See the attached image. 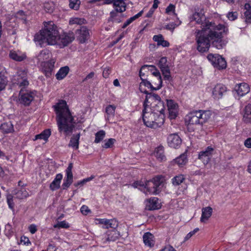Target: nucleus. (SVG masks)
<instances>
[{
	"label": "nucleus",
	"instance_id": "f257e3e1",
	"mask_svg": "<svg viewBox=\"0 0 251 251\" xmlns=\"http://www.w3.org/2000/svg\"><path fill=\"white\" fill-rule=\"evenodd\" d=\"M190 20L201 25V30H198L196 34L197 50L199 51H207L210 43L219 50L226 46V42L222 39L223 34L226 33L228 29L224 25H216L214 23L206 21L202 10L196 11L190 17Z\"/></svg>",
	"mask_w": 251,
	"mask_h": 251
},
{
	"label": "nucleus",
	"instance_id": "f03ea898",
	"mask_svg": "<svg viewBox=\"0 0 251 251\" xmlns=\"http://www.w3.org/2000/svg\"><path fill=\"white\" fill-rule=\"evenodd\" d=\"M56 114V120L60 132L66 134L72 132L74 127V119L65 100H61L53 106Z\"/></svg>",
	"mask_w": 251,
	"mask_h": 251
},
{
	"label": "nucleus",
	"instance_id": "7ed1b4c3",
	"mask_svg": "<svg viewBox=\"0 0 251 251\" xmlns=\"http://www.w3.org/2000/svg\"><path fill=\"white\" fill-rule=\"evenodd\" d=\"M59 31L57 26L52 21L45 22L44 28L34 36V41L42 46L44 43L54 45L58 43Z\"/></svg>",
	"mask_w": 251,
	"mask_h": 251
},
{
	"label": "nucleus",
	"instance_id": "20e7f679",
	"mask_svg": "<svg viewBox=\"0 0 251 251\" xmlns=\"http://www.w3.org/2000/svg\"><path fill=\"white\" fill-rule=\"evenodd\" d=\"M164 178L162 176H157L152 180L147 181L145 184L140 181L134 182L131 186L137 188L144 192L149 194H157L159 191V187L163 182Z\"/></svg>",
	"mask_w": 251,
	"mask_h": 251
},
{
	"label": "nucleus",
	"instance_id": "39448f33",
	"mask_svg": "<svg viewBox=\"0 0 251 251\" xmlns=\"http://www.w3.org/2000/svg\"><path fill=\"white\" fill-rule=\"evenodd\" d=\"M149 107L145 105L143 110L142 117L145 125L152 128L160 127L164 123L165 115H157L153 111L149 109Z\"/></svg>",
	"mask_w": 251,
	"mask_h": 251
},
{
	"label": "nucleus",
	"instance_id": "423d86ee",
	"mask_svg": "<svg viewBox=\"0 0 251 251\" xmlns=\"http://www.w3.org/2000/svg\"><path fill=\"white\" fill-rule=\"evenodd\" d=\"M211 115L209 111H194L186 115L185 122L187 124L188 127L191 128L192 126L202 125L205 124L209 119Z\"/></svg>",
	"mask_w": 251,
	"mask_h": 251
},
{
	"label": "nucleus",
	"instance_id": "0eeeda50",
	"mask_svg": "<svg viewBox=\"0 0 251 251\" xmlns=\"http://www.w3.org/2000/svg\"><path fill=\"white\" fill-rule=\"evenodd\" d=\"M128 235L126 226H118V221L115 219H111V241H115L120 237L126 239Z\"/></svg>",
	"mask_w": 251,
	"mask_h": 251
},
{
	"label": "nucleus",
	"instance_id": "6e6552de",
	"mask_svg": "<svg viewBox=\"0 0 251 251\" xmlns=\"http://www.w3.org/2000/svg\"><path fill=\"white\" fill-rule=\"evenodd\" d=\"M34 97L35 94L33 92L24 90L22 88L19 93L18 101L25 106H28L34 100Z\"/></svg>",
	"mask_w": 251,
	"mask_h": 251
},
{
	"label": "nucleus",
	"instance_id": "1a4fd4ad",
	"mask_svg": "<svg viewBox=\"0 0 251 251\" xmlns=\"http://www.w3.org/2000/svg\"><path fill=\"white\" fill-rule=\"evenodd\" d=\"M207 58L214 67L218 69H223L226 67V63L225 59L218 54H209Z\"/></svg>",
	"mask_w": 251,
	"mask_h": 251
},
{
	"label": "nucleus",
	"instance_id": "9d476101",
	"mask_svg": "<svg viewBox=\"0 0 251 251\" xmlns=\"http://www.w3.org/2000/svg\"><path fill=\"white\" fill-rule=\"evenodd\" d=\"M158 65L162 72L164 79L166 80L170 81L172 79V77L170 75L169 67L167 64V58L165 57L161 58L158 62Z\"/></svg>",
	"mask_w": 251,
	"mask_h": 251
},
{
	"label": "nucleus",
	"instance_id": "9b49d317",
	"mask_svg": "<svg viewBox=\"0 0 251 251\" xmlns=\"http://www.w3.org/2000/svg\"><path fill=\"white\" fill-rule=\"evenodd\" d=\"M151 74L155 78H157V82H155L153 80H151L152 84L156 86L154 88L155 90H159L162 86V79L159 71L157 68L153 65H149Z\"/></svg>",
	"mask_w": 251,
	"mask_h": 251
},
{
	"label": "nucleus",
	"instance_id": "f8f14e48",
	"mask_svg": "<svg viewBox=\"0 0 251 251\" xmlns=\"http://www.w3.org/2000/svg\"><path fill=\"white\" fill-rule=\"evenodd\" d=\"M213 151V148L211 147H208L204 150L200 152L199 159L201 160L204 164H207L210 160Z\"/></svg>",
	"mask_w": 251,
	"mask_h": 251
},
{
	"label": "nucleus",
	"instance_id": "ddd939ff",
	"mask_svg": "<svg viewBox=\"0 0 251 251\" xmlns=\"http://www.w3.org/2000/svg\"><path fill=\"white\" fill-rule=\"evenodd\" d=\"M17 83L20 87H25L28 85V81L27 80V72L24 69H19L17 72Z\"/></svg>",
	"mask_w": 251,
	"mask_h": 251
},
{
	"label": "nucleus",
	"instance_id": "4468645a",
	"mask_svg": "<svg viewBox=\"0 0 251 251\" xmlns=\"http://www.w3.org/2000/svg\"><path fill=\"white\" fill-rule=\"evenodd\" d=\"M75 39V35L73 32L64 33L62 35L59 34L58 43H61L63 46H66Z\"/></svg>",
	"mask_w": 251,
	"mask_h": 251
},
{
	"label": "nucleus",
	"instance_id": "2eb2a0df",
	"mask_svg": "<svg viewBox=\"0 0 251 251\" xmlns=\"http://www.w3.org/2000/svg\"><path fill=\"white\" fill-rule=\"evenodd\" d=\"M75 33L77 39L81 43H85L89 37V32L86 26H81L80 29L76 30Z\"/></svg>",
	"mask_w": 251,
	"mask_h": 251
},
{
	"label": "nucleus",
	"instance_id": "dca6fc26",
	"mask_svg": "<svg viewBox=\"0 0 251 251\" xmlns=\"http://www.w3.org/2000/svg\"><path fill=\"white\" fill-rule=\"evenodd\" d=\"M167 105L170 118L171 119H175L178 113L177 104L173 100H167Z\"/></svg>",
	"mask_w": 251,
	"mask_h": 251
},
{
	"label": "nucleus",
	"instance_id": "f3484780",
	"mask_svg": "<svg viewBox=\"0 0 251 251\" xmlns=\"http://www.w3.org/2000/svg\"><path fill=\"white\" fill-rule=\"evenodd\" d=\"M167 143L170 147L176 149L180 146L181 140L177 134H171L167 138Z\"/></svg>",
	"mask_w": 251,
	"mask_h": 251
},
{
	"label": "nucleus",
	"instance_id": "a211bd4d",
	"mask_svg": "<svg viewBox=\"0 0 251 251\" xmlns=\"http://www.w3.org/2000/svg\"><path fill=\"white\" fill-rule=\"evenodd\" d=\"M226 91V87L222 84H217L212 89V95L216 99L221 98Z\"/></svg>",
	"mask_w": 251,
	"mask_h": 251
},
{
	"label": "nucleus",
	"instance_id": "6ab92c4d",
	"mask_svg": "<svg viewBox=\"0 0 251 251\" xmlns=\"http://www.w3.org/2000/svg\"><path fill=\"white\" fill-rule=\"evenodd\" d=\"M55 62V60L54 59H51L49 61L43 62L42 64H41L42 69L46 76L50 77L51 75V72L54 68Z\"/></svg>",
	"mask_w": 251,
	"mask_h": 251
},
{
	"label": "nucleus",
	"instance_id": "aec40b11",
	"mask_svg": "<svg viewBox=\"0 0 251 251\" xmlns=\"http://www.w3.org/2000/svg\"><path fill=\"white\" fill-rule=\"evenodd\" d=\"M235 90L239 97H242L250 92V88L248 84L241 83L235 87Z\"/></svg>",
	"mask_w": 251,
	"mask_h": 251
},
{
	"label": "nucleus",
	"instance_id": "412c9836",
	"mask_svg": "<svg viewBox=\"0 0 251 251\" xmlns=\"http://www.w3.org/2000/svg\"><path fill=\"white\" fill-rule=\"evenodd\" d=\"M149 110L153 111L156 115L164 114L165 111L164 103L163 101H156V102L153 103V106L151 108H149Z\"/></svg>",
	"mask_w": 251,
	"mask_h": 251
},
{
	"label": "nucleus",
	"instance_id": "4be33fe9",
	"mask_svg": "<svg viewBox=\"0 0 251 251\" xmlns=\"http://www.w3.org/2000/svg\"><path fill=\"white\" fill-rule=\"evenodd\" d=\"M144 93L147 94L144 103V106H145V105L147 106V103L152 102L153 104L156 102V101H161L160 97L155 93H148L146 90H145Z\"/></svg>",
	"mask_w": 251,
	"mask_h": 251
},
{
	"label": "nucleus",
	"instance_id": "5701e85b",
	"mask_svg": "<svg viewBox=\"0 0 251 251\" xmlns=\"http://www.w3.org/2000/svg\"><path fill=\"white\" fill-rule=\"evenodd\" d=\"M12 194L15 198L22 200L26 198L28 196V193L24 188H19L14 189Z\"/></svg>",
	"mask_w": 251,
	"mask_h": 251
},
{
	"label": "nucleus",
	"instance_id": "b1692460",
	"mask_svg": "<svg viewBox=\"0 0 251 251\" xmlns=\"http://www.w3.org/2000/svg\"><path fill=\"white\" fill-rule=\"evenodd\" d=\"M111 3H113V8L116 12H123L126 9V3L123 0H111Z\"/></svg>",
	"mask_w": 251,
	"mask_h": 251
},
{
	"label": "nucleus",
	"instance_id": "393cba45",
	"mask_svg": "<svg viewBox=\"0 0 251 251\" xmlns=\"http://www.w3.org/2000/svg\"><path fill=\"white\" fill-rule=\"evenodd\" d=\"M160 204L157 198H152L147 201L146 208L150 210L157 209L160 208Z\"/></svg>",
	"mask_w": 251,
	"mask_h": 251
},
{
	"label": "nucleus",
	"instance_id": "a878e982",
	"mask_svg": "<svg viewBox=\"0 0 251 251\" xmlns=\"http://www.w3.org/2000/svg\"><path fill=\"white\" fill-rule=\"evenodd\" d=\"M9 57L16 61H22L24 60L26 56L25 53L20 51L11 50L9 54Z\"/></svg>",
	"mask_w": 251,
	"mask_h": 251
},
{
	"label": "nucleus",
	"instance_id": "bb28decb",
	"mask_svg": "<svg viewBox=\"0 0 251 251\" xmlns=\"http://www.w3.org/2000/svg\"><path fill=\"white\" fill-rule=\"evenodd\" d=\"M154 236L150 232H146L143 236V241L146 246L152 247L154 245Z\"/></svg>",
	"mask_w": 251,
	"mask_h": 251
},
{
	"label": "nucleus",
	"instance_id": "cd10ccee",
	"mask_svg": "<svg viewBox=\"0 0 251 251\" xmlns=\"http://www.w3.org/2000/svg\"><path fill=\"white\" fill-rule=\"evenodd\" d=\"M212 208L207 206L202 209V214L201 218V221L205 223L211 217L212 213Z\"/></svg>",
	"mask_w": 251,
	"mask_h": 251
},
{
	"label": "nucleus",
	"instance_id": "c85d7f7f",
	"mask_svg": "<svg viewBox=\"0 0 251 251\" xmlns=\"http://www.w3.org/2000/svg\"><path fill=\"white\" fill-rule=\"evenodd\" d=\"M0 129L3 133H10L14 131L13 125L10 121L2 123L0 126Z\"/></svg>",
	"mask_w": 251,
	"mask_h": 251
},
{
	"label": "nucleus",
	"instance_id": "c756f323",
	"mask_svg": "<svg viewBox=\"0 0 251 251\" xmlns=\"http://www.w3.org/2000/svg\"><path fill=\"white\" fill-rule=\"evenodd\" d=\"M50 56V52L48 50H43L37 56V59L39 62H41V64H42L43 62H46V60L48 59Z\"/></svg>",
	"mask_w": 251,
	"mask_h": 251
},
{
	"label": "nucleus",
	"instance_id": "7c9ffc66",
	"mask_svg": "<svg viewBox=\"0 0 251 251\" xmlns=\"http://www.w3.org/2000/svg\"><path fill=\"white\" fill-rule=\"evenodd\" d=\"M62 177L63 176L61 174L56 175L55 178L50 184V187L51 190H55L59 188Z\"/></svg>",
	"mask_w": 251,
	"mask_h": 251
},
{
	"label": "nucleus",
	"instance_id": "2f4dec72",
	"mask_svg": "<svg viewBox=\"0 0 251 251\" xmlns=\"http://www.w3.org/2000/svg\"><path fill=\"white\" fill-rule=\"evenodd\" d=\"M122 13L115 11L111 12V21L117 23H120L124 18V15Z\"/></svg>",
	"mask_w": 251,
	"mask_h": 251
},
{
	"label": "nucleus",
	"instance_id": "473e14b6",
	"mask_svg": "<svg viewBox=\"0 0 251 251\" xmlns=\"http://www.w3.org/2000/svg\"><path fill=\"white\" fill-rule=\"evenodd\" d=\"M187 161V155L186 153H184L174 159V162L178 166L182 167L186 164Z\"/></svg>",
	"mask_w": 251,
	"mask_h": 251
},
{
	"label": "nucleus",
	"instance_id": "72a5a7b5",
	"mask_svg": "<svg viewBox=\"0 0 251 251\" xmlns=\"http://www.w3.org/2000/svg\"><path fill=\"white\" fill-rule=\"evenodd\" d=\"M69 72V68L65 66L61 68L56 74V78L58 80L63 79L68 74Z\"/></svg>",
	"mask_w": 251,
	"mask_h": 251
},
{
	"label": "nucleus",
	"instance_id": "f704fd0d",
	"mask_svg": "<svg viewBox=\"0 0 251 251\" xmlns=\"http://www.w3.org/2000/svg\"><path fill=\"white\" fill-rule=\"evenodd\" d=\"M154 154L158 161H163L166 160V157L164 154V150L163 147L160 146L156 149Z\"/></svg>",
	"mask_w": 251,
	"mask_h": 251
},
{
	"label": "nucleus",
	"instance_id": "c9c22d12",
	"mask_svg": "<svg viewBox=\"0 0 251 251\" xmlns=\"http://www.w3.org/2000/svg\"><path fill=\"white\" fill-rule=\"evenodd\" d=\"M79 138L80 134L74 135L71 138L68 146L69 147H72L75 148V149H77L78 148Z\"/></svg>",
	"mask_w": 251,
	"mask_h": 251
},
{
	"label": "nucleus",
	"instance_id": "e433bc0d",
	"mask_svg": "<svg viewBox=\"0 0 251 251\" xmlns=\"http://www.w3.org/2000/svg\"><path fill=\"white\" fill-rule=\"evenodd\" d=\"M243 120L246 123L251 122V104H248L245 108Z\"/></svg>",
	"mask_w": 251,
	"mask_h": 251
},
{
	"label": "nucleus",
	"instance_id": "4c0bfd02",
	"mask_svg": "<svg viewBox=\"0 0 251 251\" xmlns=\"http://www.w3.org/2000/svg\"><path fill=\"white\" fill-rule=\"evenodd\" d=\"M245 22L247 23H251V5L249 3H246L245 5Z\"/></svg>",
	"mask_w": 251,
	"mask_h": 251
},
{
	"label": "nucleus",
	"instance_id": "58836bf2",
	"mask_svg": "<svg viewBox=\"0 0 251 251\" xmlns=\"http://www.w3.org/2000/svg\"><path fill=\"white\" fill-rule=\"evenodd\" d=\"M51 134V131L50 129H48L44 130L40 134H37L35 136V140L37 139H43L45 141H47Z\"/></svg>",
	"mask_w": 251,
	"mask_h": 251
},
{
	"label": "nucleus",
	"instance_id": "ea45409f",
	"mask_svg": "<svg viewBox=\"0 0 251 251\" xmlns=\"http://www.w3.org/2000/svg\"><path fill=\"white\" fill-rule=\"evenodd\" d=\"M73 168V164L72 163H70L65 170L66 176L64 178L65 179L69 180L71 182L73 181V175L72 173Z\"/></svg>",
	"mask_w": 251,
	"mask_h": 251
},
{
	"label": "nucleus",
	"instance_id": "a19ab883",
	"mask_svg": "<svg viewBox=\"0 0 251 251\" xmlns=\"http://www.w3.org/2000/svg\"><path fill=\"white\" fill-rule=\"evenodd\" d=\"M152 82L151 81H149L147 80V79H143V80H142V81L140 83V91L144 93V92L145 91H144L143 90V86H146L149 88H151V90H155L154 88H155L156 87H153V85L152 84Z\"/></svg>",
	"mask_w": 251,
	"mask_h": 251
},
{
	"label": "nucleus",
	"instance_id": "79ce46f5",
	"mask_svg": "<svg viewBox=\"0 0 251 251\" xmlns=\"http://www.w3.org/2000/svg\"><path fill=\"white\" fill-rule=\"evenodd\" d=\"M143 11L142 10L140 11L138 13L134 15V16L130 17L129 19H127L123 24L122 26L123 28H125L126 26L129 25L131 23H132L134 20H136L140 17L142 15Z\"/></svg>",
	"mask_w": 251,
	"mask_h": 251
},
{
	"label": "nucleus",
	"instance_id": "37998d69",
	"mask_svg": "<svg viewBox=\"0 0 251 251\" xmlns=\"http://www.w3.org/2000/svg\"><path fill=\"white\" fill-rule=\"evenodd\" d=\"M7 84V77L5 76L3 72L0 70V91L5 89Z\"/></svg>",
	"mask_w": 251,
	"mask_h": 251
},
{
	"label": "nucleus",
	"instance_id": "c03bdc74",
	"mask_svg": "<svg viewBox=\"0 0 251 251\" xmlns=\"http://www.w3.org/2000/svg\"><path fill=\"white\" fill-rule=\"evenodd\" d=\"M109 220L104 219H96L95 223L96 224L101 225V227L103 228H108L110 226V223Z\"/></svg>",
	"mask_w": 251,
	"mask_h": 251
},
{
	"label": "nucleus",
	"instance_id": "a18cd8bd",
	"mask_svg": "<svg viewBox=\"0 0 251 251\" xmlns=\"http://www.w3.org/2000/svg\"><path fill=\"white\" fill-rule=\"evenodd\" d=\"M14 196L11 194H8L6 196V200L7 202L9 208L12 210L13 211H14V206L15 204L13 201Z\"/></svg>",
	"mask_w": 251,
	"mask_h": 251
},
{
	"label": "nucleus",
	"instance_id": "49530a36",
	"mask_svg": "<svg viewBox=\"0 0 251 251\" xmlns=\"http://www.w3.org/2000/svg\"><path fill=\"white\" fill-rule=\"evenodd\" d=\"M105 132L104 131L101 130L97 132L95 134V139L94 142L98 143L100 142L105 137Z\"/></svg>",
	"mask_w": 251,
	"mask_h": 251
},
{
	"label": "nucleus",
	"instance_id": "de8ad7c7",
	"mask_svg": "<svg viewBox=\"0 0 251 251\" xmlns=\"http://www.w3.org/2000/svg\"><path fill=\"white\" fill-rule=\"evenodd\" d=\"M149 69L150 66L148 65H145L141 67L139 72V76L141 80H143V79H146L145 77L146 75H148V74L146 75V70H148L149 71Z\"/></svg>",
	"mask_w": 251,
	"mask_h": 251
},
{
	"label": "nucleus",
	"instance_id": "09e8293b",
	"mask_svg": "<svg viewBox=\"0 0 251 251\" xmlns=\"http://www.w3.org/2000/svg\"><path fill=\"white\" fill-rule=\"evenodd\" d=\"M184 179V176L182 175H180L174 177L172 179V183L175 185H178L183 181Z\"/></svg>",
	"mask_w": 251,
	"mask_h": 251
},
{
	"label": "nucleus",
	"instance_id": "8fccbe9b",
	"mask_svg": "<svg viewBox=\"0 0 251 251\" xmlns=\"http://www.w3.org/2000/svg\"><path fill=\"white\" fill-rule=\"evenodd\" d=\"M80 1L79 0H69V7L70 8L77 10L79 8Z\"/></svg>",
	"mask_w": 251,
	"mask_h": 251
},
{
	"label": "nucleus",
	"instance_id": "3c124183",
	"mask_svg": "<svg viewBox=\"0 0 251 251\" xmlns=\"http://www.w3.org/2000/svg\"><path fill=\"white\" fill-rule=\"evenodd\" d=\"M181 23V22L178 20L175 23H171L165 26V28L167 30L173 31L174 29L177 26L180 25Z\"/></svg>",
	"mask_w": 251,
	"mask_h": 251
},
{
	"label": "nucleus",
	"instance_id": "603ef678",
	"mask_svg": "<svg viewBox=\"0 0 251 251\" xmlns=\"http://www.w3.org/2000/svg\"><path fill=\"white\" fill-rule=\"evenodd\" d=\"M54 228H68L70 227L69 224L67 223L65 221H63L61 222H59L57 224L54 225L53 226Z\"/></svg>",
	"mask_w": 251,
	"mask_h": 251
},
{
	"label": "nucleus",
	"instance_id": "864d4df0",
	"mask_svg": "<svg viewBox=\"0 0 251 251\" xmlns=\"http://www.w3.org/2000/svg\"><path fill=\"white\" fill-rule=\"evenodd\" d=\"M86 21L84 19L75 18H72L70 20V24H77V25H82L85 23Z\"/></svg>",
	"mask_w": 251,
	"mask_h": 251
},
{
	"label": "nucleus",
	"instance_id": "5fc2aeb1",
	"mask_svg": "<svg viewBox=\"0 0 251 251\" xmlns=\"http://www.w3.org/2000/svg\"><path fill=\"white\" fill-rule=\"evenodd\" d=\"M93 178H94L93 176H91L89 177L84 178L82 180H80L79 181L77 182L76 183H75L74 184V186L75 187H78V186H83L86 182L90 181V180H92Z\"/></svg>",
	"mask_w": 251,
	"mask_h": 251
},
{
	"label": "nucleus",
	"instance_id": "6e6d98bb",
	"mask_svg": "<svg viewBox=\"0 0 251 251\" xmlns=\"http://www.w3.org/2000/svg\"><path fill=\"white\" fill-rule=\"evenodd\" d=\"M199 231V228L197 227V228H195L193 231H191L190 232H189L185 237L184 241H186L189 240L191 237H192L194 235H195Z\"/></svg>",
	"mask_w": 251,
	"mask_h": 251
},
{
	"label": "nucleus",
	"instance_id": "4d7b16f0",
	"mask_svg": "<svg viewBox=\"0 0 251 251\" xmlns=\"http://www.w3.org/2000/svg\"><path fill=\"white\" fill-rule=\"evenodd\" d=\"M237 16H238V14L236 12H228V14H227V18L230 21L235 20V19H237Z\"/></svg>",
	"mask_w": 251,
	"mask_h": 251
},
{
	"label": "nucleus",
	"instance_id": "13d9d810",
	"mask_svg": "<svg viewBox=\"0 0 251 251\" xmlns=\"http://www.w3.org/2000/svg\"><path fill=\"white\" fill-rule=\"evenodd\" d=\"M97 2H99V5L110 4V0H92L90 1V2L92 3Z\"/></svg>",
	"mask_w": 251,
	"mask_h": 251
},
{
	"label": "nucleus",
	"instance_id": "bf43d9fd",
	"mask_svg": "<svg viewBox=\"0 0 251 251\" xmlns=\"http://www.w3.org/2000/svg\"><path fill=\"white\" fill-rule=\"evenodd\" d=\"M163 39V37L161 34L154 35L153 37V40L157 43L158 45H160L162 40Z\"/></svg>",
	"mask_w": 251,
	"mask_h": 251
},
{
	"label": "nucleus",
	"instance_id": "052dcab7",
	"mask_svg": "<svg viewBox=\"0 0 251 251\" xmlns=\"http://www.w3.org/2000/svg\"><path fill=\"white\" fill-rule=\"evenodd\" d=\"M80 211L82 213V214L85 215H87L89 213L91 212L88 207L85 205H83L81 206L80 208Z\"/></svg>",
	"mask_w": 251,
	"mask_h": 251
},
{
	"label": "nucleus",
	"instance_id": "680f3d73",
	"mask_svg": "<svg viewBox=\"0 0 251 251\" xmlns=\"http://www.w3.org/2000/svg\"><path fill=\"white\" fill-rule=\"evenodd\" d=\"M175 6L174 5L172 4H169V5L166 9V13L167 14H169L171 12H173L174 15H176L175 13Z\"/></svg>",
	"mask_w": 251,
	"mask_h": 251
},
{
	"label": "nucleus",
	"instance_id": "e2e57ef3",
	"mask_svg": "<svg viewBox=\"0 0 251 251\" xmlns=\"http://www.w3.org/2000/svg\"><path fill=\"white\" fill-rule=\"evenodd\" d=\"M21 242L23 243L24 245L28 246L31 244V242H30L28 238L25 236H22L21 238Z\"/></svg>",
	"mask_w": 251,
	"mask_h": 251
},
{
	"label": "nucleus",
	"instance_id": "0e129e2a",
	"mask_svg": "<svg viewBox=\"0 0 251 251\" xmlns=\"http://www.w3.org/2000/svg\"><path fill=\"white\" fill-rule=\"evenodd\" d=\"M28 229L30 232L33 234L37 230V226L34 224H31L28 226Z\"/></svg>",
	"mask_w": 251,
	"mask_h": 251
},
{
	"label": "nucleus",
	"instance_id": "69168bd1",
	"mask_svg": "<svg viewBox=\"0 0 251 251\" xmlns=\"http://www.w3.org/2000/svg\"><path fill=\"white\" fill-rule=\"evenodd\" d=\"M72 182H73L64 179L63 183L62 185L63 189H66L68 188L71 185Z\"/></svg>",
	"mask_w": 251,
	"mask_h": 251
},
{
	"label": "nucleus",
	"instance_id": "338daca9",
	"mask_svg": "<svg viewBox=\"0 0 251 251\" xmlns=\"http://www.w3.org/2000/svg\"><path fill=\"white\" fill-rule=\"evenodd\" d=\"M110 75V70L108 68H105L103 71L102 75L105 78H108Z\"/></svg>",
	"mask_w": 251,
	"mask_h": 251
},
{
	"label": "nucleus",
	"instance_id": "774afa93",
	"mask_svg": "<svg viewBox=\"0 0 251 251\" xmlns=\"http://www.w3.org/2000/svg\"><path fill=\"white\" fill-rule=\"evenodd\" d=\"M160 251H176L172 246L170 245L166 246Z\"/></svg>",
	"mask_w": 251,
	"mask_h": 251
}]
</instances>
